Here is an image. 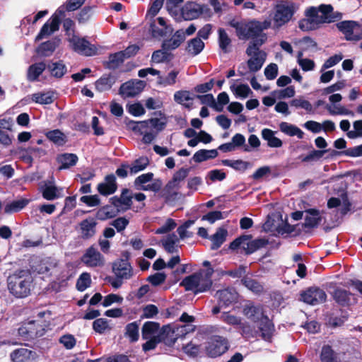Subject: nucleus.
I'll return each instance as SVG.
<instances>
[{
	"label": "nucleus",
	"instance_id": "f257e3e1",
	"mask_svg": "<svg viewBox=\"0 0 362 362\" xmlns=\"http://www.w3.org/2000/svg\"><path fill=\"white\" fill-rule=\"evenodd\" d=\"M305 18L298 21V27L303 31L318 29L320 25L334 22L341 18L339 13H334L331 4H322L318 6L307 7L304 11Z\"/></svg>",
	"mask_w": 362,
	"mask_h": 362
},
{
	"label": "nucleus",
	"instance_id": "f03ea898",
	"mask_svg": "<svg viewBox=\"0 0 362 362\" xmlns=\"http://www.w3.org/2000/svg\"><path fill=\"white\" fill-rule=\"evenodd\" d=\"M213 268L200 269L199 272L185 277L180 286L186 291H193L194 294L209 291L212 286L211 277L214 274Z\"/></svg>",
	"mask_w": 362,
	"mask_h": 362
},
{
	"label": "nucleus",
	"instance_id": "7ed1b4c3",
	"mask_svg": "<svg viewBox=\"0 0 362 362\" xmlns=\"http://www.w3.org/2000/svg\"><path fill=\"white\" fill-rule=\"evenodd\" d=\"M32 281V276L28 271L19 269L8 276L7 287L9 292L16 298H25L30 293Z\"/></svg>",
	"mask_w": 362,
	"mask_h": 362
},
{
	"label": "nucleus",
	"instance_id": "20e7f679",
	"mask_svg": "<svg viewBox=\"0 0 362 362\" xmlns=\"http://www.w3.org/2000/svg\"><path fill=\"white\" fill-rule=\"evenodd\" d=\"M122 257L123 258L116 259L112 265V272L116 279L110 276L105 279L114 288H120L123 284V279H130L134 275L133 267L129 262L130 254L125 251L122 253Z\"/></svg>",
	"mask_w": 362,
	"mask_h": 362
},
{
	"label": "nucleus",
	"instance_id": "39448f33",
	"mask_svg": "<svg viewBox=\"0 0 362 362\" xmlns=\"http://www.w3.org/2000/svg\"><path fill=\"white\" fill-rule=\"evenodd\" d=\"M299 9V4L292 0H279L274 7V28L288 23Z\"/></svg>",
	"mask_w": 362,
	"mask_h": 362
},
{
	"label": "nucleus",
	"instance_id": "423d86ee",
	"mask_svg": "<svg viewBox=\"0 0 362 362\" xmlns=\"http://www.w3.org/2000/svg\"><path fill=\"white\" fill-rule=\"evenodd\" d=\"M252 235H242L233 240L229 245L232 250H236L242 247L245 255H250L258 250L265 247L269 244L268 239L265 238H259L252 240Z\"/></svg>",
	"mask_w": 362,
	"mask_h": 362
},
{
	"label": "nucleus",
	"instance_id": "0eeeda50",
	"mask_svg": "<svg viewBox=\"0 0 362 362\" xmlns=\"http://www.w3.org/2000/svg\"><path fill=\"white\" fill-rule=\"evenodd\" d=\"M180 46V40H172L171 38L164 40L161 44V49L153 52L151 62L157 64L170 62L174 58V54L171 51L176 49Z\"/></svg>",
	"mask_w": 362,
	"mask_h": 362
},
{
	"label": "nucleus",
	"instance_id": "6e6552de",
	"mask_svg": "<svg viewBox=\"0 0 362 362\" xmlns=\"http://www.w3.org/2000/svg\"><path fill=\"white\" fill-rule=\"evenodd\" d=\"M229 349L228 340L219 335L211 336L206 346V354L212 358L223 355Z\"/></svg>",
	"mask_w": 362,
	"mask_h": 362
},
{
	"label": "nucleus",
	"instance_id": "1a4fd4ad",
	"mask_svg": "<svg viewBox=\"0 0 362 362\" xmlns=\"http://www.w3.org/2000/svg\"><path fill=\"white\" fill-rule=\"evenodd\" d=\"M306 214L305 216V222L300 223V228H298L295 235H299L302 232L308 233L311 229L318 227L320 224L322 217L319 209L310 208L305 210Z\"/></svg>",
	"mask_w": 362,
	"mask_h": 362
},
{
	"label": "nucleus",
	"instance_id": "9d476101",
	"mask_svg": "<svg viewBox=\"0 0 362 362\" xmlns=\"http://www.w3.org/2000/svg\"><path fill=\"white\" fill-rule=\"evenodd\" d=\"M64 16V11L61 10L60 8L57 10V12L53 14L51 18L42 25L40 32L35 37V42L40 41L46 36L50 35L52 33L57 31L59 29L61 23L60 16Z\"/></svg>",
	"mask_w": 362,
	"mask_h": 362
},
{
	"label": "nucleus",
	"instance_id": "9b49d317",
	"mask_svg": "<svg viewBox=\"0 0 362 362\" xmlns=\"http://www.w3.org/2000/svg\"><path fill=\"white\" fill-rule=\"evenodd\" d=\"M19 336L29 340L43 336L45 329L35 320L23 324L18 329Z\"/></svg>",
	"mask_w": 362,
	"mask_h": 362
},
{
	"label": "nucleus",
	"instance_id": "f8f14e48",
	"mask_svg": "<svg viewBox=\"0 0 362 362\" xmlns=\"http://www.w3.org/2000/svg\"><path fill=\"white\" fill-rule=\"evenodd\" d=\"M146 86V83L139 79H131L123 83L119 89V94L123 98H133L141 93Z\"/></svg>",
	"mask_w": 362,
	"mask_h": 362
},
{
	"label": "nucleus",
	"instance_id": "ddd939ff",
	"mask_svg": "<svg viewBox=\"0 0 362 362\" xmlns=\"http://www.w3.org/2000/svg\"><path fill=\"white\" fill-rule=\"evenodd\" d=\"M300 300L307 304L317 305L326 301L327 294L323 289L317 286H311L301 293Z\"/></svg>",
	"mask_w": 362,
	"mask_h": 362
},
{
	"label": "nucleus",
	"instance_id": "4468645a",
	"mask_svg": "<svg viewBox=\"0 0 362 362\" xmlns=\"http://www.w3.org/2000/svg\"><path fill=\"white\" fill-rule=\"evenodd\" d=\"M72 43L73 49L85 56H93L97 53V48L94 45H91L90 42L83 37L74 36L69 40Z\"/></svg>",
	"mask_w": 362,
	"mask_h": 362
},
{
	"label": "nucleus",
	"instance_id": "2eb2a0df",
	"mask_svg": "<svg viewBox=\"0 0 362 362\" xmlns=\"http://www.w3.org/2000/svg\"><path fill=\"white\" fill-rule=\"evenodd\" d=\"M81 262L90 267L104 265V257L93 246L89 247L82 255Z\"/></svg>",
	"mask_w": 362,
	"mask_h": 362
},
{
	"label": "nucleus",
	"instance_id": "dca6fc26",
	"mask_svg": "<svg viewBox=\"0 0 362 362\" xmlns=\"http://www.w3.org/2000/svg\"><path fill=\"white\" fill-rule=\"evenodd\" d=\"M337 27L344 35L346 40L358 41L362 39V34H354L356 27H360L359 23L354 21H343L337 24Z\"/></svg>",
	"mask_w": 362,
	"mask_h": 362
},
{
	"label": "nucleus",
	"instance_id": "f3484780",
	"mask_svg": "<svg viewBox=\"0 0 362 362\" xmlns=\"http://www.w3.org/2000/svg\"><path fill=\"white\" fill-rule=\"evenodd\" d=\"M20 158L31 166L33 163V158H40L47 154L46 150L36 147L29 146L28 148H21L19 149Z\"/></svg>",
	"mask_w": 362,
	"mask_h": 362
},
{
	"label": "nucleus",
	"instance_id": "a211bd4d",
	"mask_svg": "<svg viewBox=\"0 0 362 362\" xmlns=\"http://www.w3.org/2000/svg\"><path fill=\"white\" fill-rule=\"evenodd\" d=\"M163 333L149 338L148 340L142 344V349L145 352L154 349L157 346L158 344L161 341H163L168 346H172L175 343L176 338H168V333L165 335L164 334L165 332V327H163Z\"/></svg>",
	"mask_w": 362,
	"mask_h": 362
},
{
	"label": "nucleus",
	"instance_id": "6ab92c4d",
	"mask_svg": "<svg viewBox=\"0 0 362 362\" xmlns=\"http://www.w3.org/2000/svg\"><path fill=\"white\" fill-rule=\"evenodd\" d=\"M97 221L94 217L89 216L81 221L78 226L81 237L83 240H89L95 236L96 233Z\"/></svg>",
	"mask_w": 362,
	"mask_h": 362
},
{
	"label": "nucleus",
	"instance_id": "aec40b11",
	"mask_svg": "<svg viewBox=\"0 0 362 362\" xmlns=\"http://www.w3.org/2000/svg\"><path fill=\"white\" fill-rule=\"evenodd\" d=\"M117 189L116 177L112 173L107 175L104 178V182L99 183L97 186L99 194L105 197L113 194Z\"/></svg>",
	"mask_w": 362,
	"mask_h": 362
},
{
	"label": "nucleus",
	"instance_id": "412c9836",
	"mask_svg": "<svg viewBox=\"0 0 362 362\" xmlns=\"http://www.w3.org/2000/svg\"><path fill=\"white\" fill-rule=\"evenodd\" d=\"M243 315L254 322H257L265 314L262 305H255L252 301L248 300L243 307Z\"/></svg>",
	"mask_w": 362,
	"mask_h": 362
},
{
	"label": "nucleus",
	"instance_id": "4be33fe9",
	"mask_svg": "<svg viewBox=\"0 0 362 362\" xmlns=\"http://www.w3.org/2000/svg\"><path fill=\"white\" fill-rule=\"evenodd\" d=\"M215 296L218 298L219 305L228 307L235 303L238 299V293L233 288H226L216 291Z\"/></svg>",
	"mask_w": 362,
	"mask_h": 362
},
{
	"label": "nucleus",
	"instance_id": "5701e85b",
	"mask_svg": "<svg viewBox=\"0 0 362 362\" xmlns=\"http://www.w3.org/2000/svg\"><path fill=\"white\" fill-rule=\"evenodd\" d=\"M267 40V35L266 33L260 35L257 37L251 38V41L246 49V54L247 56L252 55H263L266 57V53L259 49L260 47L264 45Z\"/></svg>",
	"mask_w": 362,
	"mask_h": 362
},
{
	"label": "nucleus",
	"instance_id": "b1692460",
	"mask_svg": "<svg viewBox=\"0 0 362 362\" xmlns=\"http://www.w3.org/2000/svg\"><path fill=\"white\" fill-rule=\"evenodd\" d=\"M259 322V329L261 332V337L264 341H271L274 332V323L267 315L262 316Z\"/></svg>",
	"mask_w": 362,
	"mask_h": 362
},
{
	"label": "nucleus",
	"instance_id": "393cba45",
	"mask_svg": "<svg viewBox=\"0 0 362 362\" xmlns=\"http://www.w3.org/2000/svg\"><path fill=\"white\" fill-rule=\"evenodd\" d=\"M36 356L35 351L25 348L16 349L10 354V358L13 362H27Z\"/></svg>",
	"mask_w": 362,
	"mask_h": 362
},
{
	"label": "nucleus",
	"instance_id": "a878e982",
	"mask_svg": "<svg viewBox=\"0 0 362 362\" xmlns=\"http://www.w3.org/2000/svg\"><path fill=\"white\" fill-rule=\"evenodd\" d=\"M117 77L111 74H105L100 77L95 82V86L98 92H104L112 88L115 83Z\"/></svg>",
	"mask_w": 362,
	"mask_h": 362
},
{
	"label": "nucleus",
	"instance_id": "bb28decb",
	"mask_svg": "<svg viewBox=\"0 0 362 362\" xmlns=\"http://www.w3.org/2000/svg\"><path fill=\"white\" fill-rule=\"evenodd\" d=\"M199 9L200 4L193 1H188L181 10L182 16L187 21L196 19L200 16Z\"/></svg>",
	"mask_w": 362,
	"mask_h": 362
},
{
	"label": "nucleus",
	"instance_id": "cd10ccee",
	"mask_svg": "<svg viewBox=\"0 0 362 362\" xmlns=\"http://www.w3.org/2000/svg\"><path fill=\"white\" fill-rule=\"evenodd\" d=\"M60 40L55 37L42 42L37 48V53L42 57H49L59 45Z\"/></svg>",
	"mask_w": 362,
	"mask_h": 362
},
{
	"label": "nucleus",
	"instance_id": "c85d7f7f",
	"mask_svg": "<svg viewBox=\"0 0 362 362\" xmlns=\"http://www.w3.org/2000/svg\"><path fill=\"white\" fill-rule=\"evenodd\" d=\"M242 284L248 290L256 295H260L264 292L263 285L257 279H252L248 276H244L241 279Z\"/></svg>",
	"mask_w": 362,
	"mask_h": 362
},
{
	"label": "nucleus",
	"instance_id": "c756f323",
	"mask_svg": "<svg viewBox=\"0 0 362 362\" xmlns=\"http://www.w3.org/2000/svg\"><path fill=\"white\" fill-rule=\"evenodd\" d=\"M47 65L45 62H37L31 64L27 71V79L29 81H36L38 80L39 76L46 69Z\"/></svg>",
	"mask_w": 362,
	"mask_h": 362
},
{
	"label": "nucleus",
	"instance_id": "7c9ffc66",
	"mask_svg": "<svg viewBox=\"0 0 362 362\" xmlns=\"http://www.w3.org/2000/svg\"><path fill=\"white\" fill-rule=\"evenodd\" d=\"M28 203L29 200L25 198L13 200L5 204L4 211L6 214L17 213L24 209Z\"/></svg>",
	"mask_w": 362,
	"mask_h": 362
},
{
	"label": "nucleus",
	"instance_id": "2f4dec72",
	"mask_svg": "<svg viewBox=\"0 0 362 362\" xmlns=\"http://www.w3.org/2000/svg\"><path fill=\"white\" fill-rule=\"evenodd\" d=\"M351 296L352 293L350 291L340 288L334 289L332 293V297L335 302L343 307L350 305V297Z\"/></svg>",
	"mask_w": 362,
	"mask_h": 362
},
{
	"label": "nucleus",
	"instance_id": "473e14b6",
	"mask_svg": "<svg viewBox=\"0 0 362 362\" xmlns=\"http://www.w3.org/2000/svg\"><path fill=\"white\" fill-rule=\"evenodd\" d=\"M228 231L223 228H218L216 233L210 237L211 241V250H218L226 241Z\"/></svg>",
	"mask_w": 362,
	"mask_h": 362
},
{
	"label": "nucleus",
	"instance_id": "72a5a7b5",
	"mask_svg": "<svg viewBox=\"0 0 362 362\" xmlns=\"http://www.w3.org/2000/svg\"><path fill=\"white\" fill-rule=\"evenodd\" d=\"M218 155L217 149H200L197 151L192 156V160L197 163H202L203 161L214 159L216 158Z\"/></svg>",
	"mask_w": 362,
	"mask_h": 362
},
{
	"label": "nucleus",
	"instance_id": "f704fd0d",
	"mask_svg": "<svg viewBox=\"0 0 362 362\" xmlns=\"http://www.w3.org/2000/svg\"><path fill=\"white\" fill-rule=\"evenodd\" d=\"M205 47L204 42L199 37H194L187 42L185 48L186 52L192 55L197 56L204 49Z\"/></svg>",
	"mask_w": 362,
	"mask_h": 362
},
{
	"label": "nucleus",
	"instance_id": "c9c22d12",
	"mask_svg": "<svg viewBox=\"0 0 362 362\" xmlns=\"http://www.w3.org/2000/svg\"><path fill=\"white\" fill-rule=\"evenodd\" d=\"M262 137L267 141L268 146L271 148H280L283 145L282 141L274 136V132L270 129H263L262 130Z\"/></svg>",
	"mask_w": 362,
	"mask_h": 362
},
{
	"label": "nucleus",
	"instance_id": "e433bc0d",
	"mask_svg": "<svg viewBox=\"0 0 362 362\" xmlns=\"http://www.w3.org/2000/svg\"><path fill=\"white\" fill-rule=\"evenodd\" d=\"M51 75L57 78H62L67 71V68L63 61L59 60L56 62H50L47 66Z\"/></svg>",
	"mask_w": 362,
	"mask_h": 362
},
{
	"label": "nucleus",
	"instance_id": "4c0bfd02",
	"mask_svg": "<svg viewBox=\"0 0 362 362\" xmlns=\"http://www.w3.org/2000/svg\"><path fill=\"white\" fill-rule=\"evenodd\" d=\"M78 158V156L74 153H62L57 158L58 163H61L59 169H67L76 164Z\"/></svg>",
	"mask_w": 362,
	"mask_h": 362
},
{
	"label": "nucleus",
	"instance_id": "58836bf2",
	"mask_svg": "<svg viewBox=\"0 0 362 362\" xmlns=\"http://www.w3.org/2000/svg\"><path fill=\"white\" fill-rule=\"evenodd\" d=\"M139 325L137 322L128 323L125 326L124 337L129 339L131 343L136 342L139 338Z\"/></svg>",
	"mask_w": 362,
	"mask_h": 362
},
{
	"label": "nucleus",
	"instance_id": "ea45409f",
	"mask_svg": "<svg viewBox=\"0 0 362 362\" xmlns=\"http://www.w3.org/2000/svg\"><path fill=\"white\" fill-rule=\"evenodd\" d=\"M238 330L240 334L245 339L257 337L258 331L255 329V326L248 322H241L238 326Z\"/></svg>",
	"mask_w": 362,
	"mask_h": 362
},
{
	"label": "nucleus",
	"instance_id": "a19ab883",
	"mask_svg": "<svg viewBox=\"0 0 362 362\" xmlns=\"http://www.w3.org/2000/svg\"><path fill=\"white\" fill-rule=\"evenodd\" d=\"M218 42L220 49L224 53L230 52L232 41L226 31L223 28H221L218 30Z\"/></svg>",
	"mask_w": 362,
	"mask_h": 362
},
{
	"label": "nucleus",
	"instance_id": "79ce46f5",
	"mask_svg": "<svg viewBox=\"0 0 362 362\" xmlns=\"http://www.w3.org/2000/svg\"><path fill=\"white\" fill-rule=\"evenodd\" d=\"M280 130L290 136H297L298 139H303L304 133L298 127L289 124L286 122H282L279 124Z\"/></svg>",
	"mask_w": 362,
	"mask_h": 362
},
{
	"label": "nucleus",
	"instance_id": "37998d69",
	"mask_svg": "<svg viewBox=\"0 0 362 362\" xmlns=\"http://www.w3.org/2000/svg\"><path fill=\"white\" fill-rule=\"evenodd\" d=\"M153 115L159 116V118H150L148 121L151 127L157 130V132L163 131L167 124V118L161 111H156L152 113Z\"/></svg>",
	"mask_w": 362,
	"mask_h": 362
},
{
	"label": "nucleus",
	"instance_id": "c03bdc74",
	"mask_svg": "<svg viewBox=\"0 0 362 362\" xmlns=\"http://www.w3.org/2000/svg\"><path fill=\"white\" fill-rule=\"evenodd\" d=\"M46 137L57 146H63L67 141L66 135L59 129H54L45 134Z\"/></svg>",
	"mask_w": 362,
	"mask_h": 362
},
{
	"label": "nucleus",
	"instance_id": "a18cd8bd",
	"mask_svg": "<svg viewBox=\"0 0 362 362\" xmlns=\"http://www.w3.org/2000/svg\"><path fill=\"white\" fill-rule=\"evenodd\" d=\"M31 99L33 102L41 105H49L54 100L53 93L50 92L33 93L31 95Z\"/></svg>",
	"mask_w": 362,
	"mask_h": 362
},
{
	"label": "nucleus",
	"instance_id": "49530a36",
	"mask_svg": "<svg viewBox=\"0 0 362 362\" xmlns=\"http://www.w3.org/2000/svg\"><path fill=\"white\" fill-rule=\"evenodd\" d=\"M160 325L156 322L148 321L144 322L141 328V336L143 339H148L151 335L159 329Z\"/></svg>",
	"mask_w": 362,
	"mask_h": 362
},
{
	"label": "nucleus",
	"instance_id": "de8ad7c7",
	"mask_svg": "<svg viewBox=\"0 0 362 362\" xmlns=\"http://www.w3.org/2000/svg\"><path fill=\"white\" fill-rule=\"evenodd\" d=\"M229 25L235 29L236 35L240 40H247V30L249 23L239 22L232 20L228 23Z\"/></svg>",
	"mask_w": 362,
	"mask_h": 362
},
{
	"label": "nucleus",
	"instance_id": "09e8293b",
	"mask_svg": "<svg viewBox=\"0 0 362 362\" xmlns=\"http://www.w3.org/2000/svg\"><path fill=\"white\" fill-rule=\"evenodd\" d=\"M122 52H117L109 55V60L105 63V66L109 69L118 68L124 61L125 58Z\"/></svg>",
	"mask_w": 362,
	"mask_h": 362
},
{
	"label": "nucleus",
	"instance_id": "8fccbe9b",
	"mask_svg": "<svg viewBox=\"0 0 362 362\" xmlns=\"http://www.w3.org/2000/svg\"><path fill=\"white\" fill-rule=\"evenodd\" d=\"M196 27L194 24H191L185 30L183 29H180L176 30L173 35L171 39L173 40H180V45L183 43L186 39L187 35H192L196 31Z\"/></svg>",
	"mask_w": 362,
	"mask_h": 362
},
{
	"label": "nucleus",
	"instance_id": "3c124183",
	"mask_svg": "<svg viewBox=\"0 0 362 362\" xmlns=\"http://www.w3.org/2000/svg\"><path fill=\"white\" fill-rule=\"evenodd\" d=\"M149 165V160L146 156H141L136 159L132 163L130 173L132 174L137 173L144 170Z\"/></svg>",
	"mask_w": 362,
	"mask_h": 362
},
{
	"label": "nucleus",
	"instance_id": "603ef678",
	"mask_svg": "<svg viewBox=\"0 0 362 362\" xmlns=\"http://www.w3.org/2000/svg\"><path fill=\"white\" fill-rule=\"evenodd\" d=\"M266 57L261 55H254L252 58L247 60V66L251 72H257L262 67Z\"/></svg>",
	"mask_w": 362,
	"mask_h": 362
},
{
	"label": "nucleus",
	"instance_id": "864d4df0",
	"mask_svg": "<svg viewBox=\"0 0 362 362\" xmlns=\"http://www.w3.org/2000/svg\"><path fill=\"white\" fill-rule=\"evenodd\" d=\"M329 150H315L313 149L306 156H300L303 163H310L313 161H317L321 159L323 156Z\"/></svg>",
	"mask_w": 362,
	"mask_h": 362
},
{
	"label": "nucleus",
	"instance_id": "5fc2aeb1",
	"mask_svg": "<svg viewBox=\"0 0 362 362\" xmlns=\"http://www.w3.org/2000/svg\"><path fill=\"white\" fill-rule=\"evenodd\" d=\"M320 358L321 362H337L335 353L329 345L322 346Z\"/></svg>",
	"mask_w": 362,
	"mask_h": 362
},
{
	"label": "nucleus",
	"instance_id": "6e6d98bb",
	"mask_svg": "<svg viewBox=\"0 0 362 362\" xmlns=\"http://www.w3.org/2000/svg\"><path fill=\"white\" fill-rule=\"evenodd\" d=\"M344 155L349 157H360L362 156V144L359 146H356L354 147L346 148L342 151H337L335 150H332L331 155Z\"/></svg>",
	"mask_w": 362,
	"mask_h": 362
},
{
	"label": "nucleus",
	"instance_id": "4d7b16f0",
	"mask_svg": "<svg viewBox=\"0 0 362 362\" xmlns=\"http://www.w3.org/2000/svg\"><path fill=\"white\" fill-rule=\"evenodd\" d=\"M149 30L153 37H163L168 35H171L173 32V28L172 27L159 28L156 26L155 21H153L150 24Z\"/></svg>",
	"mask_w": 362,
	"mask_h": 362
},
{
	"label": "nucleus",
	"instance_id": "13d9d810",
	"mask_svg": "<svg viewBox=\"0 0 362 362\" xmlns=\"http://www.w3.org/2000/svg\"><path fill=\"white\" fill-rule=\"evenodd\" d=\"M42 197L47 200H54L60 197L58 189L54 185H45L42 189Z\"/></svg>",
	"mask_w": 362,
	"mask_h": 362
},
{
	"label": "nucleus",
	"instance_id": "bf43d9fd",
	"mask_svg": "<svg viewBox=\"0 0 362 362\" xmlns=\"http://www.w3.org/2000/svg\"><path fill=\"white\" fill-rule=\"evenodd\" d=\"M196 98H198L202 104L207 105L211 107L214 108L217 112H221V107H218L217 103H216L215 98L211 93L205 95H197Z\"/></svg>",
	"mask_w": 362,
	"mask_h": 362
},
{
	"label": "nucleus",
	"instance_id": "052dcab7",
	"mask_svg": "<svg viewBox=\"0 0 362 362\" xmlns=\"http://www.w3.org/2000/svg\"><path fill=\"white\" fill-rule=\"evenodd\" d=\"M130 190L127 188H124L122 190L121 195L119 197L121 201V206L124 205V207L122 208L123 211H126L131 209L132 205V195L129 194Z\"/></svg>",
	"mask_w": 362,
	"mask_h": 362
},
{
	"label": "nucleus",
	"instance_id": "680f3d73",
	"mask_svg": "<svg viewBox=\"0 0 362 362\" xmlns=\"http://www.w3.org/2000/svg\"><path fill=\"white\" fill-rule=\"evenodd\" d=\"M91 284V278L89 273L83 272L82 273L77 281H76V288L79 291H84L87 288L90 286Z\"/></svg>",
	"mask_w": 362,
	"mask_h": 362
},
{
	"label": "nucleus",
	"instance_id": "e2e57ef3",
	"mask_svg": "<svg viewBox=\"0 0 362 362\" xmlns=\"http://www.w3.org/2000/svg\"><path fill=\"white\" fill-rule=\"evenodd\" d=\"M223 165L230 167L235 170H245L247 168L248 163L242 160H222Z\"/></svg>",
	"mask_w": 362,
	"mask_h": 362
},
{
	"label": "nucleus",
	"instance_id": "0e129e2a",
	"mask_svg": "<svg viewBox=\"0 0 362 362\" xmlns=\"http://www.w3.org/2000/svg\"><path fill=\"white\" fill-rule=\"evenodd\" d=\"M298 228H300V223L291 225L288 222H285L281 225H279L276 228V230L279 234L282 235L284 234H291L294 233L293 235L296 236L295 234Z\"/></svg>",
	"mask_w": 362,
	"mask_h": 362
},
{
	"label": "nucleus",
	"instance_id": "69168bd1",
	"mask_svg": "<svg viewBox=\"0 0 362 362\" xmlns=\"http://www.w3.org/2000/svg\"><path fill=\"white\" fill-rule=\"evenodd\" d=\"M230 89L236 97H240L242 98H245L250 95V93H252L247 84H240L236 87L233 85L230 86Z\"/></svg>",
	"mask_w": 362,
	"mask_h": 362
},
{
	"label": "nucleus",
	"instance_id": "338daca9",
	"mask_svg": "<svg viewBox=\"0 0 362 362\" xmlns=\"http://www.w3.org/2000/svg\"><path fill=\"white\" fill-rule=\"evenodd\" d=\"M247 30V40L257 37L264 34L262 28L260 27V23L258 21L251 22L249 23Z\"/></svg>",
	"mask_w": 362,
	"mask_h": 362
},
{
	"label": "nucleus",
	"instance_id": "774afa93",
	"mask_svg": "<svg viewBox=\"0 0 362 362\" xmlns=\"http://www.w3.org/2000/svg\"><path fill=\"white\" fill-rule=\"evenodd\" d=\"M166 274L164 272H157L154 274L150 275L146 281H148L152 286H158L163 284L166 280Z\"/></svg>",
	"mask_w": 362,
	"mask_h": 362
}]
</instances>
